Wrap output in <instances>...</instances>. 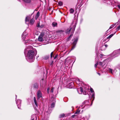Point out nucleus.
<instances>
[{
    "mask_svg": "<svg viewBox=\"0 0 120 120\" xmlns=\"http://www.w3.org/2000/svg\"><path fill=\"white\" fill-rule=\"evenodd\" d=\"M55 101H54V102L51 104V107L52 108L54 107L55 106Z\"/></svg>",
    "mask_w": 120,
    "mask_h": 120,
    "instance_id": "5701e85b",
    "label": "nucleus"
},
{
    "mask_svg": "<svg viewBox=\"0 0 120 120\" xmlns=\"http://www.w3.org/2000/svg\"><path fill=\"white\" fill-rule=\"evenodd\" d=\"M36 35H38V32H37L35 34Z\"/></svg>",
    "mask_w": 120,
    "mask_h": 120,
    "instance_id": "37998d69",
    "label": "nucleus"
},
{
    "mask_svg": "<svg viewBox=\"0 0 120 120\" xmlns=\"http://www.w3.org/2000/svg\"><path fill=\"white\" fill-rule=\"evenodd\" d=\"M109 71L112 74V69L109 68Z\"/></svg>",
    "mask_w": 120,
    "mask_h": 120,
    "instance_id": "7c9ffc66",
    "label": "nucleus"
},
{
    "mask_svg": "<svg viewBox=\"0 0 120 120\" xmlns=\"http://www.w3.org/2000/svg\"><path fill=\"white\" fill-rule=\"evenodd\" d=\"M116 23L114 25H111L109 29H111L112 28L116 25Z\"/></svg>",
    "mask_w": 120,
    "mask_h": 120,
    "instance_id": "c85d7f7f",
    "label": "nucleus"
},
{
    "mask_svg": "<svg viewBox=\"0 0 120 120\" xmlns=\"http://www.w3.org/2000/svg\"><path fill=\"white\" fill-rule=\"evenodd\" d=\"M53 61H52V63H53Z\"/></svg>",
    "mask_w": 120,
    "mask_h": 120,
    "instance_id": "3c124183",
    "label": "nucleus"
},
{
    "mask_svg": "<svg viewBox=\"0 0 120 120\" xmlns=\"http://www.w3.org/2000/svg\"><path fill=\"white\" fill-rule=\"evenodd\" d=\"M120 29V25L117 27V28L116 29V30H118Z\"/></svg>",
    "mask_w": 120,
    "mask_h": 120,
    "instance_id": "72a5a7b5",
    "label": "nucleus"
},
{
    "mask_svg": "<svg viewBox=\"0 0 120 120\" xmlns=\"http://www.w3.org/2000/svg\"><path fill=\"white\" fill-rule=\"evenodd\" d=\"M16 97H17V96H16Z\"/></svg>",
    "mask_w": 120,
    "mask_h": 120,
    "instance_id": "864d4df0",
    "label": "nucleus"
},
{
    "mask_svg": "<svg viewBox=\"0 0 120 120\" xmlns=\"http://www.w3.org/2000/svg\"><path fill=\"white\" fill-rule=\"evenodd\" d=\"M99 65L100 66H101L102 67L103 66L102 63V62H100L99 63Z\"/></svg>",
    "mask_w": 120,
    "mask_h": 120,
    "instance_id": "c756f323",
    "label": "nucleus"
},
{
    "mask_svg": "<svg viewBox=\"0 0 120 120\" xmlns=\"http://www.w3.org/2000/svg\"><path fill=\"white\" fill-rule=\"evenodd\" d=\"M96 63L95 64V65H94V67L95 68H96L97 66L98 65V62H96Z\"/></svg>",
    "mask_w": 120,
    "mask_h": 120,
    "instance_id": "f704fd0d",
    "label": "nucleus"
},
{
    "mask_svg": "<svg viewBox=\"0 0 120 120\" xmlns=\"http://www.w3.org/2000/svg\"><path fill=\"white\" fill-rule=\"evenodd\" d=\"M39 26H40L39 24L38 23L37 25V26L38 27Z\"/></svg>",
    "mask_w": 120,
    "mask_h": 120,
    "instance_id": "c03bdc74",
    "label": "nucleus"
},
{
    "mask_svg": "<svg viewBox=\"0 0 120 120\" xmlns=\"http://www.w3.org/2000/svg\"><path fill=\"white\" fill-rule=\"evenodd\" d=\"M34 119H37L36 116L35 114H33L31 116V120H34Z\"/></svg>",
    "mask_w": 120,
    "mask_h": 120,
    "instance_id": "f8f14e48",
    "label": "nucleus"
},
{
    "mask_svg": "<svg viewBox=\"0 0 120 120\" xmlns=\"http://www.w3.org/2000/svg\"><path fill=\"white\" fill-rule=\"evenodd\" d=\"M49 88H48L47 89V92L48 93H49Z\"/></svg>",
    "mask_w": 120,
    "mask_h": 120,
    "instance_id": "ea45409f",
    "label": "nucleus"
},
{
    "mask_svg": "<svg viewBox=\"0 0 120 120\" xmlns=\"http://www.w3.org/2000/svg\"><path fill=\"white\" fill-rule=\"evenodd\" d=\"M80 91L81 92V93H82L83 92V90L82 88V87H80Z\"/></svg>",
    "mask_w": 120,
    "mask_h": 120,
    "instance_id": "2f4dec72",
    "label": "nucleus"
},
{
    "mask_svg": "<svg viewBox=\"0 0 120 120\" xmlns=\"http://www.w3.org/2000/svg\"><path fill=\"white\" fill-rule=\"evenodd\" d=\"M82 105L81 106H80L79 109L77 110L76 112L75 113V114H79L80 111L79 110V109L81 108V107H82V108H83V107H82Z\"/></svg>",
    "mask_w": 120,
    "mask_h": 120,
    "instance_id": "4468645a",
    "label": "nucleus"
},
{
    "mask_svg": "<svg viewBox=\"0 0 120 120\" xmlns=\"http://www.w3.org/2000/svg\"><path fill=\"white\" fill-rule=\"evenodd\" d=\"M85 101L82 104V105H83L84 104H85Z\"/></svg>",
    "mask_w": 120,
    "mask_h": 120,
    "instance_id": "09e8293b",
    "label": "nucleus"
},
{
    "mask_svg": "<svg viewBox=\"0 0 120 120\" xmlns=\"http://www.w3.org/2000/svg\"><path fill=\"white\" fill-rule=\"evenodd\" d=\"M90 91L91 94H90L89 96V97H91L92 98H93L94 100V93L93 90L92 88H91L90 89Z\"/></svg>",
    "mask_w": 120,
    "mask_h": 120,
    "instance_id": "39448f33",
    "label": "nucleus"
},
{
    "mask_svg": "<svg viewBox=\"0 0 120 120\" xmlns=\"http://www.w3.org/2000/svg\"><path fill=\"white\" fill-rule=\"evenodd\" d=\"M75 116V115H72V118H74Z\"/></svg>",
    "mask_w": 120,
    "mask_h": 120,
    "instance_id": "a18cd8bd",
    "label": "nucleus"
},
{
    "mask_svg": "<svg viewBox=\"0 0 120 120\" xmlns=\"http://www.w3.org/2000/svg\"><path fill=\"white\" fill-rule=\"evenodd\" d=\"M117 7H118L120 9V5H117Z\"/></svg>",
    "mask_w": 120,
    "mask_h": 120,
    "instance_id": "79ce46f5",
    "label": "nucleus"
},
{
    "mask_svg": "<svg viewBox=\"0 0 120 120\" xmlns=\"http://www.w3.org/2000/svg\"><path fill=\"white\" fill-rule=\"evenodd\" d=\"M100 56V58L101 57L103 56H104V55L102 54H100V55H99Z\"/></svg>",
    "mask_w": 120,
    "mask_h": 120,
    "instance_id": "e433bc0d",
    "label": "nucleus"
},
{
    "mask_svg": "<svg viewBox=\"0 0 120 120\" xmlns=\"http://www.w3.org/2000/svg\"><path fill=\"white\" fill-rule=\"evenodd\" d=\"M76 82L77 84H78L79 86H80V84L82 83V82L80 81L79 80L76 81Z\"/></svg>",
    "mask_w": 120,
    "mask_h": 120,
    "instance_id": "412c9836",
    "label": "nucleus"
},
{
    "mask_svg": "<svg viewBox=\"0 0 120 120\" xmlns=\"http://www.w3.org/2000/svg\"><path fill=\"white\" fill-rule=\"evenodd\" d=\"M98 52H96V58H95V61L96 62H98L99 60V58L98 57Z\"/></svg>",
    "mask_w": 120,
    "mask_h": 120,
    "instance_id": "ddd939ff",
    "label": "nucleus"
},
{
    "mask_svg": "<svg viewBox=\"0 0 120 120\" xmlns=\"http://www.w3.org/2000/svg\"><path fill=\"white\" fill-rule=\"evenodd\" d=\"M76 21H73L71 25V27L69 30H67L66 33H69L70 32V31L71 29L72 28L73 29V30L74 31L75 28L76 26Z\"/></svg>",
    "mask_w": 120,
    "mask_h": 120,
    "instance_id": "f03ea898",
    "label": "nucleus"
},
{
    "mask_svg": "<svg viewBox=\"0 0 120 120\" xmlns=\"http://www.w3.org/2000/svg\"><path fill=\"white\" fill-rule=\"evenodd\" d=\"M49 57V56H45L44 57L45 60H47Z\"/></svg>",
    "mask_w": 120,
    "mask_h": 120,
    "instance_id": "473e14b6",
    "label": "nucleus"
},
{
    "mask_svg": "<svg viewBox=\"0 0 120 120\" xmlns=\"http://www.w3.org/2000/svg\"><path fill=\"white\" fill-rule=\"evenodd\" d=\"M51 111L52 110H49V111L48 110V111H47V113H48L49 114L51 112Z\"/></svg>",
    "mask_w": 120,
    "mask_h": 120,
    "instance_id": "4c0bfd02",
    "label": "nucleus"
},
{
    "mask_svg": "<svg viewBox=\"0 0 120 120\" xmlns=\"http://www.w3.org/2000/svg\"><path fill=\"white\" fill-rule=\"evenodd\" d=\"M40 12L39 11H38L37 12V14L35 16V19L36 20L37 19L38 17H39L40 15Z\"/></svg>",
    "mask_w": 120,
    "mask_h": 120,
    "instance_id": "2eb2a0df",
    "label": "nucleus"
},
{
    "mask_svg": "<svg viewBox=\"0 0 120 120\" xmlns=\"http://www.w3.org/2000/svg\"><path fill=\"white\" fill-rule=\"evenodd\" d=\"M112 34L111 35H110L109 36H108L107 38L108 39H109L111 37H112L114 35V34Z\"/></svg>",
    "mask_w": 120,
    "mask_h": 120,
    "instance_id": "bb28decb",
    "label": "nucleus"
},
{
    "mask_svg": "<svg viewBox=\"0 0 120 120\" xmlns=\"http://www.w3.org/2000/svg\"><path fill=\"white\" fill-rule=\"evenodd\" d=\"M107 62V60H105L103 61L102 62L103 66L106 64V63Z\"/></svg>",
    "mask_w": 120,
    "mask_h": 120,
    "instance_id": "393cba45",
    "label": "nucleus"
},
{
    "mask_svg": "<svg viewBox=\"0 0 120 120\" xmlns=\"http://www.w3.org/2000/svg\"><path fill=\"white\" fill-rule=\"evenodd\" d=\"M27 55L26 56V59L29 62H33L34 59V51L32 50H28L27 49H25L24 51V53L26 54L27 53Z\"/></svg>",
    "mask_w": 120,
    "mask_h": 120,
    "instance_id": "f257e3e1",
    "label": "nucleus"
},
{
    "mask_svg": "<svg viewBox=\"0 0 120 120\" xmlns=\"http://www.w3.org/2000/svg\"><path fill=\"white\" fill-rule=\"evenodd\" d=\"M60 32H63V31L62 30H61L59 31Z\"/></svg>",
    "mask_w": 120,
    "mask_h": 120,
    "instance_id": "8fccbe9b",
    "label": "nucleus"
},
{
    "mask_svg": "<svg viewBox=\"0 0 120 120\" xmlns=\"http://www.w3.org/2000/svg\"><path fill=\"white\" fill-rule=\"evenodd\" d=\"M57 23L55 22H53L52 24V26L53 27L57 26Z\"/></svg>",
    "mask_w": 120,
    "mask_h": 120,
    "instance_id": "dca6fc26",
    "label": "nucleus"
},
{
    "mask_svg": "<svg viewBox=\"0 0 120 120\" xmlns=\"http://www.w3.org/2000/svg\"><path fill=\"white\" fill-rule=\"evenodd\" d=\"M58 5L60 6H61L63 4L62 2L61 1H59L58 3Z\"/></svg>",
    "mask_w": 120,
    "mask_h": 120,
    "instance_id": "cd10ccee",
    "label": "nucleus"
},
{
    "mask_svg": "<svg viewBox=\"0 0 120 120\" xmlns=\"http://www.w3.org/2000/svg\"><path fill=\"white\" fill-rule=\"evenodd\" d=\"M34 103L35 104V105H36V106L37 107H38V104L37 102L36 98L35 97H34Z\"/></svg>",
    "mask_w": 120,
    "mask_h": 120,
    "instance_id": "a211bd4d",
    "label": "nucleus"
},
{
    "mask_svg": "<svg viewBox=\"0 0 120 120\" xmlns=\"http://www.w3.org/2000/svg\"><path fill=\"white\" fill-rule=\"evenodd\" d=\"M74 11V10L72 8L70 9L69 11L71 14H73Z\"/></svg>",
    "mask_w": 120,
    "mask_h": 120,
    "instance_id": "6ab92c4d",
    "label": "nucleus"
},
{
    "mask_svg": "<svg viewBox=\"0 0 120 120\" xmlns=\"http://www.w3.org/2000/svg\"><path fill=\"white\" fill-rule=\"evenodd\" d=\"M73 86H71V87H70V88H71Z\"/></svg>",
    "mask_w": 120,
    "mask_h": 120,
    "instance_id": "603ef678",
    "label": "nucleus"
},
{
    "mask_svg": "<svg viewBox=\"0 0 120 120\" xmlns=\"http://www.w3.org/2000/svg\"><path fill=\"white\" fill-rule=\"evenodd\" d=\"M34 19L33 18L30 21V23L31 24H33L34 22Z\"/></svg>",
    "mask_w": 120,
    "mask_h": 120,
    "instance_id": "f3484780",
    "label": "nucleus"
},
{
    "mask_svg": "<svg viewBox=\"0 0 120 120\" xmlns=\"http://www.w3.org/2000/svg\"><path fill=\"white\" fill-rule=\"evenodd\" d=\"M65 116V114L64 113L60 114L59 116V117L60 118L64 117Z\"/></svg>",
    "mask_w": 120,
    "mask_h": 120,
    "instance_id": "b1692460",
    "label": "nucleus"
},
{
    "mask_svg": "<svg viewBox=\"0 0 120 120\" xmlns=\"http://www.w3.org/2000/svg\"><path fill=\"white\" fill-rule=\"evenodd\" d=\"M108 45H105L101 46V50H104L107 47Z\"/></svg>",
    "mask_w": 120,
    "mask_h": 120,
    "instance_id": "9d476101",
    "label": "nucleus"
},
{
    "mask_svg": "<svg viewBox=\"0 0 120 120\" xmlns=\"http://www.w3.org/2000/svg\"><path fill=\"white\" fill-rule=\"evenodd\" d=\"M71 85H73V82H71Z\"/></svg>",
    "mask_w": 120,
    "mask_h": 120,
    "instance_id": "de8ad7c7",
    "label": "nucleus"
},
{
    "mask_svg": "<svg viewBox=\"0 0 120 120\" xmlns=\"http://www.w3.org/2000/svg\"><path fill=\"white\" fill-rule=\"evenodd\" d=\"M57 55H56L55 56V57H54V59H56L57 58Z\"/></svg>",
    "mask_w": 120,
    "mask_h": 120,
    "instance_id": "a19ab883",
    "label": "nucleus"
},
{
    "mask_svg": "<svg viewBox=\"0 0 120 120\" xmlns=\"http://www.w3.org/2000/svg\"><path fill=\"white\" fill-rule=\"evenodd\" d=\"M54 89V88H52L50 90V92L52 93H53V89Z\"/></svg>",
    "mask_w": 120,
    "mask_h": 120,
    "instance_id": "c9c22d12",
    "label": "nucleus"
},
{
    "mask_svg": "<svg viewBox=\"0 0 120 120\" xmlns=\"http://www.w3.org/2000/svg\"><path fill=\"white\" fill-rule=\"evenodd\" d=\"M15 101L18 108L19 109H20V107L21 105V101L19 100H18L17 101L16 100Z\"/></svg>",
    "mask_w": 120,
    "mask_h": 120,
    "instance_id": "0eeeda50",
    "label": "nucleus"
},
{
    "mask_svg": "<svg viewBox=\"0 0 120 120\" xmlns=\"http://www.w3.org/2000/svg\"><path fill=\"white\" fill-rule=\"evenodd\" d=\"M30 15L26 17L25 19V22L26 23L27 22H28V24L29 23V20L30 19Z\"/></svg>",
    "mask_w": 120,
    "mask_h": 120,
    "instance_id": "9b49d317",
    "label": "nucleus"
},
{
    "mask_svg": "<svg viewBox=\"0 0 120 120\" xmlns=\"http://www.w3.org/2000/svg\"><path fill=\"white\" fill-rule=\"evenodd\" d=\"M23 1L27 3H29L31 1V0H23Z\"/></svg>",
    "mask_w": 120,
    "mask_h": 120,
    "instance_id": "4be33fe9",
    "label": "nucleus"
},
{
    "mask_svg": "<svg viewBox=\"0 0 120 120\" xmlns=\"http://www.w3.org/2000/svg\"><path fill=\"white\" fill-rule=\"evenodd\" d=\"M53 55V52H52L51 53V54H50V57L51 58H52V57Z\"/></svg>",
    "mask_w": 120,
    "mask_h": 120,
    "instance_id": "58836bf2",
    "label": "nucleus"
},
{
    "mask_svg": "<svg viewBox=\"0 0 120 120\" xmlns=\"http://www.w3.org/2000/svg\"><path fill=\"white\" fill-rule=\"evenodd\" d=\"M37 95L38 99H39L40 98L42 97V93L40 90H38L37 92Z\"/></svg>",
    "mask_w": 120,
    "mask_h": 120,
    "instance_id": "6e6552de",
    "label": "nucleus"
},
{
    "mask_svg": "<svg viewBox=\"0 0 120 120\" xmlns=\"http://www.w3.org/2000/svg\"><path fill=\"white\" fill-rule=\"evenodd\" d=\"M72 35L71 34L67 38V40L68 41H69L71 39V37L72 36Z\"/></svg>",
    "mask_w": 120,
    "mask_h": 120,
    "instance_id": "a878e982",
    "label": "nucleus"
},
{
    "mask_svg": "<svg viewBox=\"0 0 120 120\" xmlns=\"http://www.w3.org/2000/svg\"><path fill=\"white\" fill-rule=\"evenodd\" d=\"M44 36V34H41L38 38V40L39 41L41 42L42 41H44L43 38V37Z\"/></svg>",
    "mask_w": 120,
    "mask_h": 120,
    "instance_id": "423d86ee",
    "label": "nucleus"
},
{
    "mask_svg": "<svg viewBox=\"0 0 120 120\" xmlns=\"http://www.w3.org/2000/svg\"><path fill=\"white\" fill-rule=\"evenodd\" d=\"M97 73L100 76L101 75L99 73Z\"/></svg>",
    "mask_w": 120,
    "mask_h": 120,
    "instance_id": "49530a36",
    "label": "nucleus"
},
{
    "mask_svg": "<svg viewBox=\"0 0 120 120\" xmlns=\"http://www.w3.org/2000/svg\"><path fill=\"white\" fill-rule=\"evenodd\" d=\"M22 36L23 37L22 39L23 41H25L24 42V43L25 44L28 43V41L27 40H26L27 39L26 38V36L25 34V33L24 32L22 35Z\"/></svg>",
    "mask_w": 120,
    "mask_h": 120,
    "instance_id": "20e7f679",
    "label": "nucleus"
},
{
    "mask_svg": "<svg viewBox=\"0 0 120 120\" xmlns=\"http://www.w3.org/2000/svg\"><path fill=\"white\" fill-rule=\"evenodd\" d=\"M34 88L37 89L38 87V84L37 83H35L34 86Z\"/></svg>",
    "mask_w": 120,
    "mask_h": 120,
    "instance_id": "aec40b11",
    "label": "nucleus"
},
{
    "mask_svg": "<svg viewBox=\"0 0 120 120\" xmlns=\"http://www.w3.org/2000/svg\"><path fill=\"white\" fill-rule=\"evenodd\" d=\"M78 38H77L75 39L73 42V46H72L71 50L73 49L75 47V45L78 41Z\"/></svg>",
    "mask_w": 120,
    "mask_h": 120,
    "instance_id": "1a4fd4ad",
    "label": "nucleus"
},
{
    "mask_svg": "<svg viewBox=\"0 0 120 120\" xmlns=\"http://www.w3.org/2000/svg\"><path fill=\"white\" fill-rule=\"evenodd\" d=\"M120 54V49L119 50H115L113 51L111 55V56L113 58L117 56Z\"/></svg>",
    "mask_w": 120,
    "mask_h": 120,
    "instance_id": "7ed1b4c3",
    "label": "nucleus"
}]
</instances>
